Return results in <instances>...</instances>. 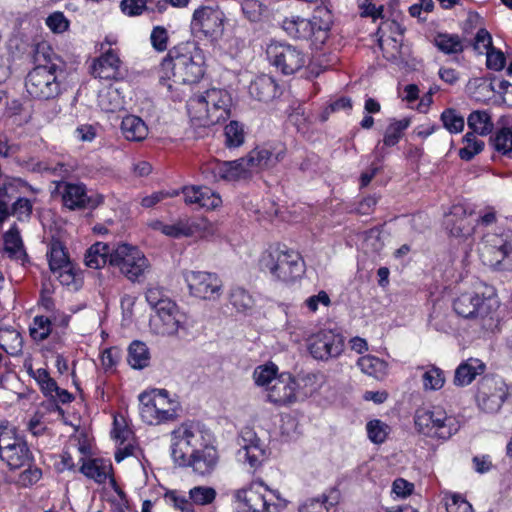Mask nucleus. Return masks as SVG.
I'll return each mask as SVG.
<instances>
[{
	"mask_svg": "<svg viewBox=\"0 0 512 512\" xmlns=\"http://www.w3.org/2000/svg\"><path fill=\"white\" fill-rule=\"evenodd\" d=\"M170 455L179 467H190L200 476L211 474L219 460L213 433L204 424L186 421L170 434Z\"/></svg>",
	"mask_w": 512,
	"mask_h": 512,
	"instance_id": "obj_1",
	"label": "nucleus"
},
{
	"mask_svg": "<svg viewBox=\"0 0 512 512\" xmlns=\"http://www.w3.org/2000/svg\"><path fill=\"white\" fill-rule=\"evenodd\" d=\"M205 56L194 43H182L170 49L158 69L160 86L174 100L181 99L187 85L197 83L204 75Z\"/></svg>",
	"mask_w": 512,
	"mask_h": 512,
	"instance_id": "obj_2",
	"label": "nucleus"
},
{
	"mask_svg": "<svg viewBox=\"0 0 512 512\" xmlns=\"http://www.w3.org/2000/svg\"><path fill=\"white\" fill-rule=\"evenodd\" d=\"M231 104V96L226 90L212 88L190 97L187 113L193 126L208 128L230 117Z\"/></svg>",
	"mask_w": 512,
	"mask_h": 512,
	"instance_id": "obj_3",
	"label": "nucleus"
},
{
	"mask_svg": "<svg viewBox=\"0 0 512 512\" xmlns=\"http://www.w3.org/2000/svg\"><path fill=\"white\" fill-rule=\"evenodd\" d=\"M499 308V297L492 291L487 295L464 292L453 301V309L458 316L477 320L482 329L488 332L499 329L501 321Z\"/></svg>",
	"mask_w": 512,
	"mask_h": 512,
	"instance_id": "obj_4",
	"label": "nucleus"
},
{
	"mask_svg": "<svg viewBox=\"0 0 512 512\" xmlns=\"http://www.w3.org/2000/svg\"><path fill=\"white\" fill-rule=\"evenodd\" d=\"M233 503L234 512H280L287 505L281 493L262 480L252 481L234 491Z\"/></svg>",
	"mask_w": 512,
	"mask_h": 512,
	"instance_id": "obj_5",
	"label": "nucleus"
},
{
	"mask_svg": "<svg viewBox=\"0 0 512 512\" xmlns=\"http://www.w3.org/2000/svg\"><path fill=\"white\" fill-rule=\"evenodd\" d=\"M258 265L271 279L284 283H292L304 273L301 255L285 246H270L261 254Z\"/></svg>",
	"mask_w": 512,
	"mask_h": 512,
	"instance_id": "obj_6",
	"label": "nucleus"
},
{
	"mask_svg": "<svg viewBox=\"0 0 512 512\" xmlns=\"http://www.w3.org/2000/svg\"><path fill=\"white\" fill-rule=\"evenodd\" d=\"M139 415L148 425H162L175 421L179 417L181 404L177 396L166 389H151L138 395Z\"/></svg>",
	"mask_w": 512,
	"mask_h": 512,
	"instance_id": "obj_7",
	"label": "nucleus"
},
{
	"mask_svg": "<svg viewBox=\"0 0 512 512\" xmlns=\"http://www.w3.org/2000/svg\"><path fill=\"white\" fill-rule=\"evenodd\" d=\"M319 376L307 374L296 380L289 373H281L275 383L268 387L266 400L278 407L290 406L319 389Z\"/></svg>",
	"mask_w": 512,
	"mask_h": 512,
	"instance_id": "obj_8",
	"label": "nucleus"
},
{
	"mask_svg": "<svg viewBox=\"0 0 512 512\" xmlns=\"http://www.w3.org/2000/svg\"><path fill=\"white\" fill-rule=\"evenodd\" d=\"M414 424L416 430L422 435L442 440L449 439L460 428L457 417L448 414L441 406L417 409Z\"/></svg>",
	"mask_w": 512,
	"mask_h": 512,
	"instance_id": "obj_9",
	"label": "nucleus"
},
{
	"mask_svg": "<svg viewBox=\"0 0 512 512\" xmlns=\"http://www.w3.org/2000/svg\"><path fill=\"white\" fill-rule=\"evenodd\" d=\"M62 76L63 70L54 63L36 66L26 77V91L39 100L56 98L61 93Z\"/></svg>",
	"mask_w": 512,
	"mask_h": 512,
	"instance_id": "obj_10",
	"label": "nucleus"
},
{
	"mask_svg": "<svg viewBox=\"0 0 512 512\" xmlns=\"http://www.w3.org/2000/svg\"><path fill=\"white\" fill-rule=\"evenodd\" d=\"M479 256L484 265L496 269L512 267V231L487 232L478 246Z\"/></svg>",
	"mask_w": 512,
	"mask_h": 512,
	"instance_id": "obj_11",
	"label": "nucleus"
},
{
	"mask_svg": "<svg viewBox=\"0 0 512 512\" xmlns=\"http://www.w3.org/2000/svg\"><path fill=\"white\" fill-rule=\"evenodd\" d=\"M110 265L132 282H140L150 270V263L136 246L119 244L110 256Z\"/></svg>",
	"mask_w": 512,
	"mask_h": 512,
	"instance_id": "obj_12",
	"label": "nucleus"
},
{
	"mask_svg": "<svg viewBox=\"0 0 512 512\" xmlns=\"http://www.w3.org/2000/svg\"><path fill=\"white\" fill-rule=\"evenodd\" d=\"M226 17L216 5H202L196 8L191 17L190 28L211 42H217L223 35Z\"/></svg>",
	"mask_w": 512,
	"mask_h": 512,
	"instance_id": "obj_13",
	"label": "nucleus"
},
{
	"mask_svg": "<svg viewBox=\"0 0 512 512\" xmlns=\"http://www.w3.org/2000/svg\"><path fill=\"white\" fill-rule=\"evenodd\" d=\"M266 55L269 63L284 75H292L302 69L306 54L298 47L283 42H271L267 45Z\"/></svg>",
	"mask_w": 512,
	"mask_h": 512,
	"instance_id": "obj_14",
	"label": "nucleus"
},
{
	"mask_svg": "<svg viewBox=\"0 0 512 512\" xmlns=\"http://www.w3.org/2000/svg\"><path fill=\"white\" fill-rule=\"evenodd\" d=\"M182 277L189 294L195 298L216 301L223 294V282L216 273L184 270Z\"/></svg>",
	"mask_w": 512,
	"mask_h": 512,
	"instance_id": "obj_15",
	"label": "nucleus"
},
{
	"mask_svg": "<svg viewBox=\"0 0 512 512\" xmlns=\"http://www.w3.org/2000/svg\"><path fill=\"white\" fill-rule=\"evenodd\" d=\"M47 257L50 270L60 283L77 289L81 282V273L70 261L61 242L52 241L50 243Z\"/></svg>",
	"mask_w": 512,
	"mask_h": 512,
	"instance_id": "obj_16",
	"label": "nucleus"
},
{
	"mask_svg": "<svg viewBox=\"0 0 512 512\" xmlns=\"http://www.w3.org/2000/svg\"><path fill=\"white\" fill-rule=\"evenodd\" d=\"M345 340L341 333L323 329L307 339V349L314 359L327 361L338 358L344 351Z\"/></svg>",
	"mask_w": 512,
	"mask_h": 512,
	"instance_id": "obj_17",
	"label": "nucleus"
},
{
	"mask_svg": "<svg viewBox=\"0 0 512 512\" xmlns=\"http://www.w3.org/2000/svg\"><path fill=\"white\" fill-rule=\"evenodd\" d=\"M238 446L236 459L239 463L247 465L249 469H258L267 459L265 443L250 428H245L241 431L238 438Z\"/></svg>",
	"mask_w": 512,
	"mask_h": 512,
	"instance_id": "obj_18",
	"label": "nucleus"
},
{
	"mask_svg": "<svg viewBox=\"0 0 512 512\" xmlns=\"http://www.w3.org/2000/svg\"><path fill=\"white\" fill-rule=\"evenodd\" d=\"M185 315L175 302L165 300L150 317V329L153 333L162 336L175 335L183 326Z\"/></svg>",
	"mask_w": 512,
	"mask_h": 512,
	"instance_id": "obj_19",
	"label": "nucleus"
},
{
	"mask_svg": "<svg viewBox=\"0 0 512 512\" xmlns=\"http://www.w3.org/2000/svg\"><path fill=\"white\" fill-rule=\"evenodd\" d=\"M508 395V386L499 377H485L478 384L477 405L486 413H496Z\"/></svg>",
	"mask_w": 512,
	"mask_h": 512,
	"instance_id": "obj_20",
	"label": "nucleus"
},
{
	"mask_svg": "<svg viewBox=\"0 0 512 512\" xmlns=\"http://www.w3.org/2000/svg\"><path fill=\"white\" fill-rule=\"evenodd\" d=\"M0 458L10 469H19L28 465L32 460V453L26 441L17 435L0 436Z\"/></svg>",
	"mask_w": 512,
	"mask_h": 512,
	"instance_id": "obj_21",
	"label": "nucleus"
},
{
	"mask_svg": "<svg viewBox=\"0 0 512 512\" xmlns=\"http://www.w3.org/2000/svg\"><path fill=\"white\" fill-rule=\"evenodd\" d=\"M203 173L207 179L226 182L244 180L251 175L244 158L234 161H214L206 165Z\"/></svg>",
	"mask_w": 512,
	"mask_h": 512,
	"instance_id": "obj_22",
	"label": "nucleus"
},
{
	"mask_svg": "<svg viewBox=\"0 0 512 512\" xmlns=\"http://www.w3.org/2000/svg\"><path fill=\"white\" fill-rule=\"evenodd\" d=\"M286 156V147L281 142L256 147L244 157L250 173L254 169L269 168L281 162Z\"/></svg>",
	"mask_w": 512,
	"mask_h": 512,
	"instance_id": "obj_23",
	"label": "nucleus"
},
{
	"mask_svg": "<svg viewBox=\"0 0 512 512\" xmlns=\"http://www.w3.org/2000/svg\"><path fill=\"white\" fill-rule=\"evenodd\" d=\"M62 199L64 205L71 210L77 208H94L102 201L101 197L98 195H88L85 185L81 183H66Z\"/></svg>",
	"mask_w": 512,
	"mask_h": 512,
	"instance_id": "obj_24",
	"label": "nucleus"
},
{
	"mask_svg": "<svg viewBox=\"0 0 512 512\" xmlns=\"http://www.w3.org/2000/svg\"><path fill=\"white\" fill-rule=\"evenodd\" d=\"M204 224V220L197 221L192 218H181L178 221L171 224L155 222L153 224V228L155 230H159L166 236L173 238H181L200 234V231Z\"/></svg>",
	"mask_w": 512,
	"mask_h": 512,
	"instance_id": "obj_25",
	"label": "nucleus"
},
{
	"mask_svg": "<svg viewBox=\"0 0 512 512\" xmlns=\"http://www.w3.org/2000/svg\"><path fill=\"white\" fill-rule=\"evenodd\" d=\"M282 27L293 38L311 40L315 46L320 45L316 44V30L310 19L291 16L283 21Z\"/></svg>",
	"mask_w": 512,
	"mask_h": 512,
	"instance_id": "obj_26",
	"label": "nucleus"
},
{
	"mask_svg": "<svg viewBox=\"0 0 512 512\" xmlns=\"http://www.w3.org/2000/svg\"><path fill=\"white\" fill-rule=\"evenodd\" d=\"M121 61L115 50L108 48L93 64V74L101 79H115L119 75Z\"/></svg>",
	"mask_w": 512,
	"mask_h": 512,
	"instance_id": "obj_27",
	"label": "nucleus"
},
{
	"mask_svg": "<svg viewBox=\"0 0 512 512\" xmlns=\"http://www.w3.org/2000/svg\"><path fill=\"white\" fill-rule=\"evenodd\" d=\"M80 461L82 462L80 471L87 478L93 479L99 484L105 483L108 479L112 480V463L109 459L93 458L84 460L81 458Z\"/></svg>",
	"mask_w": 512,
	"mask_h": 512,
	"instance_id": "obj_28",
	"label": "nucleus"
},
{
	"mask_svg": "<svg viewBox=\"0 0 512 512\" xmlns=\"http://www.w3.org/2000/svg\"><path fill=\"white\" fill-rule=\"evenodd\" d=\"M485 370V364L477 358H469L462 362L455 370L454 384L467 386Z\"/></svg>",
	"mask_w": 512,
	"mask_h": 512,
	"instance_id": "obj_29",
	"label": "nucleus"
},
{
	"mask_svg": "<svg viewBox=\"0 0 512 512\" xmlns=\"http://www.w3.org/2000/svg\"><path fill=\"white\" fill-rule=\"evenodd\" d=\"M248 90L251 97L266 102L276 96L277 84L271 76L263 74L251 81Z\"/></svg>",
	"mask_w": 512,
	"mask_h": 512,
	"instance_id": "obj_30",
	"label": "nucleus"
},
{
	"mask_svg": "<svg viewBox=\"0 0 512 512\" xmlns=\"http://www.w3.org/2000/svg\"><path fill=\"white\" fill-rule=\"evenodd\" d=\"M316 30V44H324L328 39V34L333 23L332 12L326 6L315 8L310 19Z\"/></svg>",
	"mask_w": 512,
	"mask_h": 512,
	"instance_id": "obj_31",
	"label": "nucleus"
},
{
	"mask_svg": "<svg viewBox=\"0 0 512 512\" xmlns=\"http://www.w3.org/2000/svg\"><path fill=\"white\" fill-rule=\"evenodd\" d=\"M121 133L126 140L139 142L147 137L148 127L140 117L127 115L122 119Z\"/></svg>",
	"mask_w": 512,
	"mask_h": 512,
	"instance_id": "obj_32",
	"label": "nucleus"
},
{
	"mask_svg": "<svg viewBox=\"0 0 512 512\" xmlns=\"http://www.w3.org/2000/svg\"><path fill=\"white\" fill-rule=\"evenodd\" d=\"M23 338L14 327H0V348L11 356H17L22 352Z\"/></svg>",
	"mask_w": 512,
	"mask_h": 512,
	"instance_id": "obj_33",
	"label": "nucleus"
},
{
	"mask_svg": "<svg viewBox=\"0 0 512 512\" xmlns=\"http://www.w3.org/2000/svg\"><path fill=\"white\" fill-rule=\"evenodd\" d=\"M357 366L362 373L377 380L384 379L388 374L387 362L374 355L360 357L357 361Z\"/></svg>",
	"mask_w": 512,
	"mask_h": 512,
	"instance_id": "obj_34",
	"label": "nucleus"
},
{
	"mask_svg": "<svg viewBox=\"0 0 512 512\" xmlns=\"http://www.w3.org/2000/svg\"><path fill=\"white\" fill-rule=\"evenodd\" d=\"M98 105L104 112L115 113L124 108L125 99L118 88L110 86L100 91Z\"/></svg>",
	"mask_w": 512,
	"mask_h": 512,
	"instance_id": "obj_35",
	"label": "nucleus"
},
{
	"mask_svg": "<svg viewBox=\"0 0 512 512\" xmlns=\"http://www.w3.org/2000/svg\"><path fill=\"white\" fill-rule=\"evenodd\" d=\"M113 250L103 242H96L85 253V264L92 269H100L107 263L110 264V256Z\"/></svg>",
	"mask_w": 512,
	"mask_h": 512,
	"instance_id": "obj_36",
	"label": "nucleus"
},
{
	"mask_svg": "<svg viewBox=\"0 0 512 512\" xmlns=\"http://www.w3.org/2000/svg\"><path fill=\"white\" fill-rule=\"evenodd\" d=\"M433 44L446 55H457L464 51L463 40L457 34L437 33L434 36Z\"/></svg>",
	"mask_w": 512,
	"mask_h": 512,
	"instance_id": "obj_37",
	"label": "nucleus"
},
{
	"mask_svg": "<svg viewBox=\"0 0 512 512\" xmlns=\"http://www.w3.org/2000/svg\"><path fill=\"white\" fill-rule=\"evenodd\" d=\"M279 375L277 365L272 362H268L259 365L254 369L253 380L258 387L267 391L268 387L275 383Z\"/></svg>",
	"mask_w": 512,
	"mask_h": 512,
	"instance_id": "obj_38",
	"label": "nucleus"
},
{
	"mask_svg": "<svg viewBox=\"0 0 512 512\" xmlns=\"http://www.w3.org/2000/svg\"><path fill=\"white\" fill-rule=\"evenodd\" d=\"M127 361L133 369H143L148 366L150 353L145 343L133 341L128 348Z\"/></svg>",
	"mask_w": 512,
	"mask_h": 512,
	"instance_id": "obj_39",
	"label": "nucleus"
},
{
	"mask_svg": "<svg viewBox=\"0 0 512 512\" xmlns=\"http://www.w3.org/2000/svg\"><path fill=\"white\" fill-rule=\"evenodd\" d=\"M5 251L10 257L22 260L26 257L20 232L16 226H12L4 235Z\"/></svg>",
	"mask_w": 512,
	"mask_h": 512,
	"instance_id": "obj_40",
	"label": "nucleus"
},
{
	"mask_svg": "<svg viewBox=\"0 0 512 512\" xmlns=\"http://www.w3.org/2000/svg\"><path fill=\"white\" fill-rule=\"evenodd\" d=\"M339 493L336 489H332L329 495H323L318 498L306 500L299 509V512H328L327 504L330 506L337 503Z\"/></svg>",
	"mask_w": 512,
	"mask_h": 512,
	"instance_id": "obj_41",
	"label": "nucleus"
},
{
	"mask_svg": "<svg viewBox=\"0 0 512 512\" xmlns=\"http://www.w3.org/2000/svg\"><path fill=\"white\" fill-rule=\"evenodd\" d=\"M402 33L403 29L398 22L389 19L383 20L379 24L377 30L378 44L380 48L383 49L384 43L387 42L388 40L397 43Z\"/></svg>",
	"mask_w": 512,
	"mask_h": 512,
	"instance_id": "obj_42",
	"label": "nucleus"
},
{
	"mask_svg": "<svg viewBox=\"0 0 512 512\" xmlns=\"http://www.w3.org/2000/svg\"><path fill=\"white\" fill-rule=\"evenodd\" d=\"M468 127L479 135H487L493 129V122L486 111H473L467 119Z\"/></svg>",
	"mask_w": 512,
	"mask_h": 512,
	"instance_id": "obj_43",
	"label": "nucleus"
},
{
	"mask_svg": "<svg viewBox=\"0 0 512 512\" xmlns=\"http://www.w3.org/2000/svg\"><path fill=\"white\" fill-rule=\"evenodd\" d=\"M230 303L238 312H248L255 304L253 296L243 287H233L229 295Z\"/></svg>",
	"mask_w": 512,
	"mask_h": 512,
	"instance_id": "obj_44",
	"label": "nucleus"
},
{
	"mask_svg": "<svg viewBox=\"0 0 512 512\" xmlns=\"http://www.w3.org/2000/svg\"><path fill=\"white\" fill-rule=\"evenodd\" d=\"M52 332V321L45 315H36L29 326V333L34 341L42 342Z\"/></svg>",
	"mask_w": 512,
	"mask_h": 512,
	"instance_id": "obj_45",
	"label": "nucleus"
},
{
	"mask_svg": "<svg viewBox=\"0 0 512 512\" xmlns=\"http://www.w3.org/2000/svg\"><path fill=\"white\" fill-rule=\"evenodd\" d=\"M422 386L425 391H436L441 389L445 383L444 372L436 367H426L422 373Z\"/></svg>",
	"mask_w": 512,
	"mask_h": 512,
	"instance_id": "obj_46",
	"label": "nucleus"
},
{
	"mask_svg": "<svg viewBox=\"0 0 512 512\" xmlns=\"http://www.w3.org/2000/svg\"><path fill=\"white\" fill-rule=\"evenodd\" d=\"M409 125V118L391 121L384 134V145L388 147L396 145L402 137L403 132L409 127Z\"/></svg>",
	"mask_w": 512,
	"mask_h": 512,
	"instance_id": "obj_47",
	"label": "nucleus"
},
{
	"mask_svg": "<svg viewBox=\"0 0 512 512\" xmlns=\"http://www.w3.org/2000/svg\"><path fill=\"white\" fill-rule=\"evenodd\" d=\"M366 432L368 439L374 444H382L391 432L390 426L379 420L373 419L367 422Z\"/></svg>",
	"mask_w": 512,
	"mask_h": 512,
	"instance_id": "obj_48",
	"label": "nucleus"
},
{
	"mask_svg": "<svg viewBox=\"0 0 512 512\" xmlns=\"http://www.w3.org/2000/svg\"><path fill=\"white\" fill-rule=\"evenodd\" d=\"M464 146L459 150V157L462 160L469 161L475 155L479 154L484 148V142L472 133H466L463 138Z\"/></svg>",
	"mask_w": 512,
	"mask_h": 512,
	"instance_id": "obj_49",
	"label": "nucleus"
},
{
	"mask_svg": "<svg viewBox=\"0 0 512 512\" xmlns=\"http://www.w3.org/2000/svg\"><path fill=\"white\" fill-rule=\"evenodd\" d=\"M225 144L229 148L240 147L245 140V131L242 124L237 121H230L224 129Z\"/></svg>",
	"mask_w": 512,
	"mask_h": 512,
	"instance_id": "obj_50",
	"label": "nucleus"
},
{
	"mask_svg": "<svg viewBox=\"0 0 512 512\" xmlns=\"http://www.w3.org/2000/svg\"><path fill=\"white\" fill-rule=\"evenodd\" d=\"M216 490L208 486H195L189 491L190 501L199 506L209 505L216 498Z\"/></svg>",
	"mask_w": 512,
	"mask_h": 512,
	"instance_id": "obj_51",
	"label": "nucleus"
},
{
	"mask_svg": "<svg viewBox=\"0 0 512 512\" xmlns=\"http://www.w3.org/2000/svg\"><path fill=\"white\" fill-rule=\"evenodd\" d=\"M444 502L447 512H473L472 505L459 493L446 492Z\"/></svg>",
	"mask_w": 512,
	"mask_h": 512,
	"instance_id": "obj_52",
	"label": "nucleus"
},
{
	"mask_svg": "<svg viewBox=\"0 0 512 512\" xmlns=\"http://www.w3.org/2000/svg\"><path fill=\"white\" fill-rule=\"evenodd\" d=\"M201 196L197 195L195 205L207 210H214L222 205L220 195L208 187L200 186Z\"/></svg>",
	"mask_w": 512,
	"mask_h": 512,
	"instance_id": "obj_53",
	"label": "nucleus"
},
{
	"mask_svg": "<svg viewBox=\"0 0 512 512\" xmlns=\"http://www.w3.org/2000/svg\"><path fill=\"white\" fill-rule=\"evenodd\" d=\"M494 149L502 154L512 152V127L499 129L491 139Z\"/></svg>",
	"mask_w": 512,
	"mask_h": 512,
	"instance_id": "obj_54",
	"label": "nucleus"
},
{
	"mask_svg": "<svg viewBox=\"0 0 512 512\" xmlns=\"http://www.w3.org/2000/svg\"><path fill=\"white\" fill-rule=\"evenodd\" d=\"M441 120L444 127L451 133H459L464 128V118L453 109L443 111Z\"/></svg>",
	"mask_w": 512,
	"mask_h": 512,
	"instance_id": "obj_55",
	"label": "nucleus"
},
{
	"mask_svg": "<svg viewBox=\"0 0 512 512\" xmlns=\"http://www.w3.org/2000/svg\"><path fill=\"white\" fill-rule=\"evenodd\" d=\"M242 12L251 22H258L266 10V7L258 0H243L241 3Z\"/></svg>",
	"mask_w": 512,
	"mask_h": 512,
	"instance_id": "obj_56",
	"label": "nucleus"
},
{
	"mask_svg": "<svg viewBox=\"0 0 512 512\" xmlns=\"http://www.w3.org/2000/svg\"><path fill=\"white\" fill-rule=\"evenodd\" d=\"M47 27L56 34L64 33L70 26L69 20L63 12L55 11L51 13L45 20Z\"/></svg>",
	"mask_w": 512,
	"mask_h": 512,
	"instance_id": "obj_57",
	"label": "nucleus"
},
{
	"mask_svg": "<svg viewBox=\"0 0 512 512\" xmlns=\"http://www.w3.org/2000/svg\"><path fill=\"white\" fill-rule=\"evenodd\" d=\"M120 358L121 354L118 348H106L100 355L101 366L106 372H112L115 370Z\"/></svg>",
	"mask_w": 512,
	"mask_h": 512,
	"instance_id": "obj_58",
	"label": "nucleus"
},
{
	"mask_svg": "<svg viewBox=\"0 0 512 512\" xmlns=\"http://www.w3.org/2000/svg\"><path fill=\"white\" fill-rule=\"evenodd\" d=\"M384 242L378 229H371L366 232L363 240V249L368 253H378L382 250Z\"/></svg>",
	"mask_w": 512,
	"mask_h": 512,
	"instance_id": "obj_59",
	"label": "nucleus"
},
{
	"mask_svg": "<svg viewBox=\"0 0 512 512\" xmlns=\"http://www.w3.org/2000/svg\"><path fill=\"white\" fill-rule=\"evenodd\" d=\"M169 35L163 26H155L150 35L152 47L158 52H164L168 47Z\"/></svg>",
	"mask_w": 512,
	"mask_h": 512,
	"instance_id": "obj_60",
	"label": "nucleus"
},
{
	"mask_svg": "<svg viewBox=\"0 0 512 512\" xmlns=\"http://www.w3.org/2000/svg\"><path fill=\"white\" fill-rule=\"evenodd\" d=\"M474 50L478 54H486L488 50H492V37L486 29H479L474 38Z\"/></svg>",
	"mask_w": 512,
	"mask_h": 512,
	"instance_id": "obj_61",
	"label": "nucleus"
},
{
	"mask_svg": "<svg viewBox=\"0 0 512 512\" xmlns=\"http://www.w3.org/2000/svg\"><path fill=\"white\" fill-rule=\"evenodd\" d=\"M130 434L131 431L127 427L125 419L122 416L115 415L113 419V428L111 430L113 439L122 444L129 438Z\"/></svg>",
	"mask_w": 512,
	"mask_h": 512,
	"instance_id": "obj_62",
	"label": "nucleus"
},
{
	"mask_svg": "<svg viewBox=\"0 0 512 512\" xmlns=\"http://www.w3.org/2000/svg\"><path fill=\"white\" fill-rule=\"evenodd\" d=\"M165 499L181 512H194L193 503L190 499H187L185 495L179 494L177 491L167 493Z\"/></svg>",
	"mask_w": 512,
	"mask_h": 512,
	"instance_id": "obj_63",
	"label": "nucleus"
},
{
	"mask_svg": "<svg viewBox=\"0 0 512 512\" xmlns=\"http://www.w3.org/2000/svg\"><path fill=\"white\" fill-rule=\"evenodd\" d=\"M42 477V471L36 466H29L20 473L17 483L22 487H29L36 484Z\"/></svg>",
	"mask_w": 512,
	"mask_h": 512,
	"instance_id": "obj_64",
	"label": "nucleus"
}]
</instances>
